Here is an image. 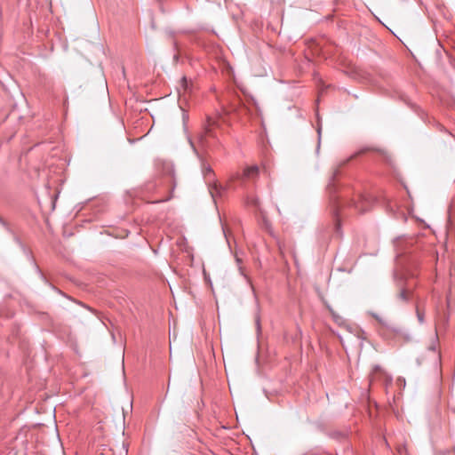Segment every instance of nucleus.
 Here are the masks:
<instances>
[{"label": "nucleus", "mask_w": 455, "mask_h": 455, "mask_svg": "<svg viewBox=\"0 0 455 455\" xmlns=\"http://www.w3.org/2000/svg\"><path fill=\"white\" fill-rule=\"evenodd\" d=\"M382 375H385V372L382 371V369L378 365L375 366L370 376V383L376 381L379 379V377Z\"/></svg>", "instance_id": "nucleus-7"}, {"label": "nucleus", "mask_w": 455, "mask_h": 455, "mask_svg": "<svg viewBox=\"0 0 455 455\" xmlns=\"http://www.w3.org/2000/svg\"><path fill=\"white\" fill-rule=\"evenodd\" d=\"M202 172L208 185L209 192L215 201L217 197L221 196L224 190H235L238 187L245 188L246 182L254 181L259 177V169L257 165H251L245 167L242 172L231 173L226 187H222L217 182L213 170L205 163L202 164Z\"/></svg>", "instance_id": "nucleus-1"}, {"label": "nucleus", "mask_w": 455, "mask_h": 455, "mask_svg": "<svg viewBox=\"0 0 455 455\" xmlns=\"http://www.w3.org/2000/svg\"><path fill=\"white\" fill-rule=\"evenodd\" d=\"M171 199V196H168V197H165V198H163V199H160V200H157V202H165V201H168Z\"/></svg>", "instance_id": "nucleus-11"}, {"label": "nucleus", "mask_w": 455, "mask_h": 455, "mask_svg": "<svg viewBox=\"0 0 455 455\" xmlns=\"http://www.w3.org/2000/svg\"><path fill=\"white\" fill-rule=\"evenodd\" d=\"M190 144H191L192 148H194V150L196 152L195 143L192 140H190Z\"/></svg>", "instance_id": "nucleus-12"}, {"label": "nucleus", "mask_w": 455, "mask_h": 455, "mask_svg": "<svg viewBox=\"0 0 455 455\" xmlns=\"http://www.w3.org/2000/svg\"><path fill=\"white\" fill-rule=\"evenodd\" d=\"M373 316L379 322V323H383L382 322V319H380L379 316H377L376 315H373Z\"/></svg>", "instance_id": "nucleus-13"}, {"label": "nucleus", "mask_w": 455, "mask_h": 455, "mask_svg": "<svg viewBox=\"0 0 455 455\" xmlns=\"http://www.w3.org/2000/svg\"><path fill=\"white\" fill-rule=\"evenodd\" d=\"M214 137V134L212 133L211 129H206L205 131L200 132L197 135V143L200 144L202 147L206 146V137Z\"/></svg>", "instance_id": "nucleus-6"}, {"label": "nucleus", "mask_w": 455, "mask_h": 455, "mask_svg": "<svg viewBox=\"0 0 455 455\" xmlns=\"http://www.w3.org/2000/svg\"><path fill=\"white\" fill-rule=\"evenodd\" d=\"M439 339L437 334L435 335L427 350L417 359L419 365L423 364L425 362L435 368H438L441 363V354L438 349Z\"/></svg>", "instance_id": "nucleus-2"}, {"label": "nucleus", "mask_w": 455, "mask_h": 455, "mask_svg": "<svg viewBox=\"0 0 455 455\" xmlns=\"http://www.w3.org/2000/svg\"><path fill=\"white\" fill-rule=\"evenodd\" d=\"M416 315L419 323H423L425 321V314L419 309V306H416Z\"/></svg>", "instance_id": "nucleus-10"}, {"label": "nucleus", "mask_w": 455, "mask_h": 455, "mask_svg": "<svg viewBox=\"0 0 455 455\" xmlns=\"http://www.w3.org/2000/svg\"><path fill=\"white\" fill-rule=\"evenodd\" d=\"M339 208L336 207L334 210H333V217H334V220H335V229H336V232H339V228H340V220H339Z\"/></svg>", "instance_id": "nucleus-9"}, {"label": "nucleus", "mask_w": 455, "mask_h": 455, "mask_svg": "<svg viewBox=\"0 0 455 455\" xmlns=\"http://www.w3.org/2000/svg\"><path fill=\"white\" fill-rule=\"evenodd\" d=\"M191 81H188L186 76H183L180 79V88L178 89L179 95L185 96L187 92L191 91Z\"/></svg>", "instance_id": "nucleus-5"}, {"label": "nucleus", "mask_w": 455, "mask_h": 455, "mask_svg": "<svg viewBox=\"0 0 455 455\" xmlns=\"http://www.w3.org/2000/svg\"><path fill=\"white\" fill-rule=\"evenodd\" d=\"M245 204L247 205L253 206L256 208H259V199H258V197H256L254 196H247L245 197Z\"/></svg>", "instance_id": "nucleus-8"}, {"label": "nucleus", "mask_w": 455, "mask_h": 455, "mask_svg": "<svg viewBox=\"0 0 455 455\" xmlns=\"http://www.w3.org/2000/svg\"><path fill=\"white\" fill-rule=\"evenodd\" d=\"M350 207H354L358 212H366L371 206V199L362 195H357L356 198H353L349 204Z\"/></svg>", "instance_id": "nucleus-3"}, {"label": "nucleus", "mask_w": 455, "mask_h": 455, "mask_svg": "<svg viewBox=\"0 0 455 455\" xmlns=\"http://www.w3.org/2000/svg\"><path fill=\"white\" fill-rule=\"evenodd\" d=\"M413 289L414 285L411 284L410 282L402 284L397 294V299L402 302H409L411 299Z\"/></svg>", "instance_id": "nucleus-4"}]
</instances>
